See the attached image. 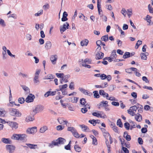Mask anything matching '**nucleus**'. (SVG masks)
Listing matches in <instances>:
<instances>
[{"label":"nucleus","instance_id":"1","mask_svg":"<svg viewBox=\"0 0 153 153\" xmlns=\"http://www.w3.org/2000/svg\"><path fill=\"white\" fill-rule=\"evenodd\" d=\"M66 141L62 137H59L57 140H54L51 143L48 144V146L52 148L53 146H58L59 144H63Z\"/></svg>","mask_w":153,"mask_h":153},{"label":"nucleus","instance_id":"2","mask_svg":"<svg viewBox=\"0 0 153 153\" xmlns=\"http://www.w3.org/2000/svg\"><path fill=\"white\" fill-rule=\"evenodd\" d=\"M69 24L68 22H66L64 23L63 25L61 26L60 27V30L61 33L62 34L67 29L69 28Z\"/></svg>","mask_w":153,"mask_h":153},{"label":"nucleus","instance_id":"3","mask_svg":"<svg viewBox=\"0 0 153 153\" xmlns=\"http://www.w3.org/2000/svg\"><path fill=\"white\" fill-rule=\"evenodd\" d=\"M37 131V127H33L32 128H28L26 130L27 133L33 134Z\"/></svg>","mask_w":153,"mask_h":153},{"label":"nucleus","instance_id":"4","mask_svg":"<svg viewBox=\"0 0 153 153\" xmlns=\"http://www.w3.org/2000/svg\"><path fill=\"white\" fill-rule=\"evenodd\" d=\"M26 98L25 100L27 102L29 103L32 102L35 98V96L32 94H30Z\"/></svg>","mask_w":153,"mask_h":153},{"label":"nucleus","instance_id":"5","mask_svg":"<svg viewBox=\"0 0 153 153\" xmlns=\"http://www.w3.org/2000/svg\"><path fill=\"white\" fill-rule=\"evenodd\" d=\"M6 148L7 150H9L10 153L13 152L15 149V146L12 145H7Z\"/></svg>","mask_w":153,"mask_h":153},{"label":"nucleus","instance_id":"6","mask_svg":"<svg viewBox=\"0 0 153 153\" xmlns=\"http://www.w3.org/2000/svg\"><path fill=\"white\" fill-rule=\"evenodd\" d=\"M104 55V53L102 52H98L96 55V58L97 59H102L103 58Z\"/></svg>","mask_w":153,"mask_h":153},{"label":"nucleus","instance_id":"7","mask_svg":"<svg viewBox=\"0 0 153 153\" xmlns=\"http://www.w3.org/2000/svg\"><path fill=\"white\" fill-rule=\"evenodd\" d=\"M56 91H48L45 94L44 96L46 97L50 95L54 96L56 94Z\"/></svg>","mask_w":153,"mask_h":153},{"label":"nucleus","instance_id":"8","mask_svg":"<svg viewBox=\"0 0 153 153\" xmlns=\"http://www.w3.org/2000/svg\"><path fill=\"white\" fill-rule=\"evenodd\" d=\"M9 125L13 128H17L18 127V124L14 122H10Z\"/></svg>","mask_w":153,"mask_h":153},{"label":"nucleus","instance_id":"9","mask_svg":"<svg viewBox=\"0 0 153 153\" xmlns=\"http://www.w3.org/2000/svg\"><path fill=\"white\" fill-rule=\"evenodd\" d=\"M52 46L51 42L50 41H47L45 45V48L47 50L51 48Z\"/></svg>","mask_w":153,"mask_h":153},{"label":"nucleus","instance_id":"10","mask_svg":"<svg viewBox=\"0 0 153 153\" xmlns=\"http://www.w3.org/2000/svg\"><path fill=\"white\" fill-rule=\"evenodd\" d=\"M16 110L17 109L12 108H9L8 110L10 114L13 116H15Z\"/></svg>","mask_w":153,"mask_h":153},{"label":"nucleus","instance_id":"11","mask_svg":"<svg viewBox=\"0 0 153 153\" xmlns=\"http://www.w3.org/2000/svg\"><path fill=\"white\" fill-rule=\"evenodd\" d=\"M1 141L5 144H11L12 143L11 140L9 138H2L1 139Z\"/></svg>","mask_w":153,"mask_h":153},{"label":"nucleus","instance_id":"12","mask_svg":"<svg viewBox=\"0 0 153 153\" xmlns=\"http://www.w3.org/2000/svg\"><path fill=\"white\" fill-rule=\"evenodd\" d=\"M57 56L56 55L51 56L50 59L53 64H54L56 63L57 59Z\"/></svg>","mask_w":153,"mask_h":153},{"label":"nucleus","instance_id":"13","mask_svg":"<svg viewBox=\"0 0 153 153\" xmlns=\"http://www.w3.org/2000/svg\"><path fill=\"white\" fill-rule=\"evenodd\" d=\"M135 115V119L137 121L140 122L142 120V116L141 115L137 113Z\"/></svg>","mask_w":153,"mask_h":153},{"label":"nucleus","instance_id":"14","mask_svg":"<svg viewBox=\"0 0 153 153\" xmlns=\"http://www.w3.org/2000/svg\"><path fill=\"white\" fill-rule=\"evenodd\" d=\"M68 16V14L65 11L63 12L62 15V17L61 19V20L62 22H65L68 20L67 16Z\"/></svg>","mask_w":153,"mask_h":153},{"label":"nucleus","instance_id":"15","mask_svg":"<svg viewBox=\"0 0 153 153\" xmlns=\"http://www.w3.org/2000/svg\"><path fill=\"white\" fill-rule=\"evenodd\" d=\"M99 94L103 96L104 97H108V94L105 93V91L102 90H101L99 91Z\"/></svg>","mask_w":153,"mask_h":153},{"label":"nucleus","instance_id":"16","mask_svg":"<svg viewBox=\"0 0 153 153\" xmlns=\"http://www.w3.org/2000/svg\"><path fill=\"white\" fill-rule=\"evenodd\" d=\"M26 145H27L28 147H29L30 149H38L37 145L36 144H32L30 143H26Z\"/></svg>","mask_w":153,"mask_h":153},{"label":"nucleus","instance_id":"17","mask_svg":"<svg viewBox=\"0 0 153 153\" xmlns=\"http://www.w3.org/2000/svg\"><path fill=\"white\" fill-rule=\"evenodd\" d=\"M108 102L106 101H102L100 102L99 105H99L98 108L99 109L100 108V107L102 106H108Z\"/></svg>","mask_w":153,"mask_h":153},{"label":"nucleus","instance_id":"18","mask_svg":"<svg viewBox=\"0 0 153 153\" xmlns=\"http://www.w3.org/2000/svg\"><path fill=\"white\" fill-rule=\"evenodd\" d=\"M91 61L92 60L91 59L86 58L84 61L82 59L81 61L80 62H82V64H86V63L91 64Z\"/></svg>","mask_w":153,"mask_h":153},{"label":"nucleus","instance_id":"19","mask_svg":"<svg viewBox=\"0 0 153 153\" xmlns=\"http://www.w3.org/2000/svg\"><path fill=\"white\" fill-rule=\"evenodd\" d=\"M123 137L128 141H129L131 140V136L130 135L128 134V133L127 131L124 132V133Z\"/></svg>","mask_w":153,"mask_h":153},{"label":"nucleus","instance_id":"20","mask_svg":"<svg viewBox=\"0 0 153 153\" xmlns=\"http://www.w3.org/2000/svg\"><path fill=\"white\" fill-rule=\"evenodd\" d=\"M137 70V68H135L131 67L129 68H128L126 69V71L127 73L129 74H131L132 73L131 71H135Z\"/></svg>","mask_w":153,"mask_h":153},{"label":"nucleus","instance_id":"21","mask_svg":"<svg viewBox=\"0 0 153 153\" xmlns=\"http://www.w3.org/2000/svg\"><path fill=\"white\" fill-rule=\"evenodd\" d=\"M55 78V76L52 74H49L48 75L45 76L44 79H54Z\"/></svg>","mask_w":153,"mask_h":153},{"label":"nucleus","instance_id":"22","mask_svg":"<svg viewBox=\"0 0 153 153\" xmlns=\"http://www.w3.org/2000/svg\"><path fill=\"white\" fill-rule=\"evenodd\" d=\"M80 103L82 105H84L85 107H86L87 104H86V99L84 98H82L80 99Z\"/></svg>","mask_w":153,"mask_h":153},{"label":"nucleus","instance_id":"23","mask_svg":"<svg viewBox=\"0 0 153 153\" xmlns=\"http://www.w3.org/2000/svg\"><path fill=\"white\" fill-rule=\"evenodd\" d=\"M75 151L77 152H79L81 151V148L77 144H76L74 147Z\"/></svg>","mask_w":153,"mask_h":153},{"label":"nucleus","instance_id":"24","mask_svg":"<svg viewBox=\"0 0 153 153\" xmlns=\"http://www.w3.org/2000/svg\"><path fill=\"white\" fill-rule=\"evenodd\" d=\"M21 86L23 90L26 92L27 94L30 93V89L27 87L25 85H21Z\"/></svg>","mask_w":153,"mask_h":153},{"label":"nucleus","instance_id":"25","mask_svg":"<svg viewBox=\"0 0 153 153\" xmlns=\"http://www.w3.org/2000/svg\"><path fill=\"white\" fill-rule=\"evenodd\" d=\"M19 134H14L11 137V138L12 139L18 140H19Z\"/></svg>","mask_w":153,"mask_h":153},{"label":"nucleus","instance_id":"26","mask_svg":"<svg viewBox=\"0 0 153 153\" xmlns=\"http://www.w3.org/2000/svg\"><path fill=\"white\" fill-rule=\"evenodd\" d=\"M48 129V127L46 126H44L43 127H42L40 129V132L41 133H43L45 131Z\"/></svg>","mask_w":153,"mask_h":153},{"label":"nucleus","instance_id":"27","mask_svg":"<svg viewBox=\"0 0 153 153\" xmlns=\"http://www.w3.org/2000/svg\"><path fill=\"white\" fill-rule=\"evenodd\" d=\"M110 57L114 59H115L117 57V55L116 53L115 50H114L112 51Z\"/></svg>","mask_w":153,"mask_h":153},{"label":"nucleus","instance_id":"28","mask_svg":"<svg viewBox=\"0 0 153 153\" xmlns=\"http://www.w3.org/2000/svg\"><path fill=\"white\" fill-rule=\"evenodd\" d=\"M34 120V117H31L30 116H28L25 119V121L26 122H28L29 121H32Z\"/></svg>","mask_w":153,"mask_h":153},{"label":"nucleus","instance_id":"29","mask_svg":"<svg viewBox=\"0 0 153 153\" xmlns=\"http://www.w3.org/2000/svg\"><path fill=\"white\" fill-rule=\"evenodd\" d=\"M6 113V111L4 110L3 108H0V117L4 116Z\"/></svg>","mask_w":153,"mask_h":153},{"label":"nucleus","instance_id":"30","mask_svg":"<svg viewBox=\"0 0 153 153\" xmlns=\"http://www.w3.org/2000/svg\"><path fill=\"white\" fill-rule=\"evenodd\" d=\"M88 41L87 39H85V40L82 41L80 43L82 46H86L87 45Z\"/></svg>","mask_w":153,"mask_h":153},{"label":"nucleus","instance_id":"31","mask_svg":"<svg viewBox=\"0 0 153 153\" xmlns=\"http://www.w3.org/2000/svg\"><path fill=\"white\" fill-rule=\"evenodd\" d=\"M67 130L68 131H71L72 133V134L76 132V131L75 128L72 127H68L67 128Z\"/></svg>","mask_w":153,"mask_h":153},{"label":"nucleus","instance_id":"32","mask_svg":"<svg viewBox=\"0 0 153 153\" xmlns=\"http://www.w3.org/2000/svg\"><path fill=\"white\" fill-rule=\"evenodd\" d=\"M131 57V53L129 52H126L123 56V58L126 59Z\"/></svg>","mask_w":153,"mask_h":153},{"label":"nucleus","instance_id":"33","mask_svg":"<svg viewBox=\"0 0 153 153\" xmlns=\"http://www.w3.org/2000/svg\"><path fill=\"white\" fill-rule=\"evenodd\" d=\"M58 120L60 124H64L66 125L68 123L67 121L64 120L62 118H60L59 119H58Z\"/></svg>","mask_w":153,"mask_h":153},{"label":"nucleus","instance_id":"34","mask_svg":"<svg viewBox=\"0 0 153 153\" xmlns=\"http://www.w3.org/2000/svg\"><path fill=\"white\" fill-rule=\"evenodd\" d=\"M101 39L104 42H107L108 40V35H105L102 36L101 38Z\"/></svg>","mask_w":153,"mask_h":153},{"label":"nucleus","instance_id":"35","mask_svg":"<svg viewBox=\"0 0 153 153\" xmlns=\"http://www.w3.org/2000/svg\"><path fill=\"white\" fill-rule=\"evenodd\" d=\"M93 93L94 94V98H98L100 97V96L97 91H94L93 92Z\"/></svg>","mask_w":153,"mask_h":153},{"label":"nucleus","instance_id":"36","mask_svg":"<svg viewBox=\"0 0 153 153\" xmlns=\"http://www.w3.org/2000/svg\"><path fill=\"white\" fill-rule=\"evenodd\" d=\"M36 109H37L39 112L43 110L44 107L43 106L41 105H38L36 106Z\"/></svg>","mask_w":153,"mask_h":153},{"label":"nucleus","instance_id":"37","mask_svg":"<svg viewBox=\"0 0 153 153\" xmlns=\"http://www.w3.org/2000/svg\"><path fill=\"white\" fill-rule=\"evenodd\" d=\"M68 86V85L67 84H65L63 85H60L59 86V88H60V90H65V88H67Z\"/></svg>","mask_w":153,"mask_h":153},{"label":"nucleus","instance_id":"38","mask_svg":"<svg viewBox=\"0 0 153 153\" xmlns=\"http://www.w3.org/2000/svg\"><path fill=\"white\" fill-rule=\"evenodd\" d=\"M142 44V41L140 40H138L136 44V46H135V49H137L139 47L140 45Z\"/></svg>","mask_w":153,"mask_h":153},{"label":"nucleus","instance_id":"39","mask_svg":"<svg viewBox=\"0 0 153 153\" xmlns=\"http://www.w3.org/2000/svg\"><path fill=\"white\" fill-rule=\"evenodd\" d=\"M140 56H141V59H142L146 60L147 59V57L146 56V55L144 54V53H141L140 54Z\"/></svg>","mask_w":153,"mask_h":153},{"label":"nucleus","instance_id":"40","mask_svg":"<svg viewBox=\"0 0 153 153\" xmlns=\"http://www.w3.org/2000/svg\"><path fill=\"white\" fill-rule=\"evenodd\" d=\"M92 137H93L92 144L94 145H96L97 144V139L94 136H92Z\"/></svg>","mask_w":153,"mask_h":153},{"label":"nucleus","instance_id":"41","mask_svg":"<svg viewBox=\"0 0 153 153\" xmlns=\"http://www.w3.org/2000/svg\"><path fill=\"white\" fill-rule=\"evenodd\" d=\"M130 109L133 111L135 112V113L136 114L137 110L138 109V107L135 105H134L132 106L131 107Z\"/></svg>","mask_w":153,"mask_h":153},{"label":"nucleus","instance_id":"42","mask_svg":"<svg viewBox=\"0 0 153 153\" xmlns=\"http://www.w3.org/2000/svg\"><path fill=\"white\" fill-rule=\"evenodd\" d=\"M117 125L118 126L120 127H122L123 126V124L121 122V119H119L117 121Z\"/></svg>","mask_w":153,"mask_h":153},{"label":"nucleus","instance_id":"43","mask_svg":"<svg viewBox=\"0 0 153 153\" xmlns=\"http://www.w3.org/2000/svg\"><path fill=\"white\" fill-rule=\"evenodd\" d=\"M43 11L42 10H41L39 11H38L37 13H36L34 14L36 16H38L41 15L43 14Z\"/></svg>","mask_w":153,"mask_h":153},{"label":"nucleus","instance_id":"44","mask_svg":"<svg viewBox=\"0 0 153 153\" xmlns=\"http://www.w3.org/2000/svg\"><path fill=\"white\" fill-rule=\"evenodd\" d=\"M127 111L128 113L131 115L132 116H134L136 115L135 112L132 111L130 109L128 110Z\"/></svg>","mask_w":153,"mask_h":153},{"label":"nucleus","instance_id":"45","mask_svg":"<svg viewBox=\"0 0 153 153\" xmlns=\"http://www.w3.org/2000/svg\"><path fill=\"white\" fill-rule=\"evenodd\" d=\"M79 99L78 97H74L73 98H71V102L73 103H76L77 102L78 100Z\"/></svg>","mask_w":153,"mask_h":153},{"label":"nucleus","instance_id":"46","mask_svg":"<svg viewBox=\"0 0 153 153\" xmlns=\"http://www.w3.org/2000/svg\"><path fill=\"white\" fill-rule=\"evenodd\" d=\"M20 140H22L24 139V138L27 137V135L25 134H19Z\"/></svg>","mask_w":153,"mask_h":153},{"label":"nucleus","instance_id":"47","mask_svg":"<svg viewBox=\"0 0 153 153\" xmlns=\"http://www.w3.org/2000/svg\"><path fill=\"white\" fill-rule=\"evenodd\" d=\"M152 18V17L150 16L149 15H147L146 16V20L149 23H150L151 21L150 19Z\"/></svg>","mask_w":153,"mask_h":153},{"label":"nucleus","instance_id":"48","mask_svg":"<svg viewBox=\"0 0 153 153\" xmlns=\"http://www.w3.org/2000/svg\"><path fill=\"white\" fill-rule=\"evenodd\" d=\"M140 106V107H139V106H138V109L139 108V109H138V112L137 113H142L143 111V106L140 105H139Z\"/></svg>","mask_w":153,"mask_h":153},{"label":"nucleus","instance_id":"49","mask_svg":"<svg viewBox=\"0 0 153 153\" xmlns=\"http://www.w3.org/2000/svg\"><path fill=\"white\" fill-rule=\"evenodd\" d=\"M124 126L126 128L127 130H128L129 129L130 124L128 122H126L124 124Z\"/></svg>","mask_w":153,"mask_h":153},{"label":"nucleus","instance_id":"50","mask_svg":"<svg viewBox=\"0 0 153 153\" xmlns=\"http://www.w3.org/2000/svg\"><path fill=\"white\" fill-rule=\"evenodd\" d=\"M148 9L149 11V12L150 13H153V8L152 6H151L150 4H149L148 6Z\"/></svg>","mask_w":153,"mask_h":153},{"label":"nucleus","instance_id":"51","mask_svg":"<svg viewBox=\"0 0 153 153\" xmlns=\"http://www.w3.org/2000/svg\"><path fill=\"white\" fill-rule=\"evenodd\" d=\"M122 149L125 153H129V151L128 149L126 147L122 146Z\"/></svg>","mask_w":153,"mask_h":153},{"label":"nucleus","instance_id":"52","mask_svg":"<svg viewBox=\"0 0 153 153\" xmlns=\"http://www.w3.org/2000/svg\"><path fill=\"white\" fill-rule=\"evenodd\" d=\"M88 122L91 124H93V126H95L96 124V120L93 119V120H89Z\"/></svg>","mask_w":153,"mask_h":153},{"label":"nucleus","instance_id":"53","mask_svg":"<svg viewBox=\"0 0 153 153\" xmlns=\"http://www.w3.org/2000/svg\"><path fill=\"white\" fill-rule=\"evenodd\" d=\"M49 7L50 6L48 3H46V4L44 5L43 7V9L45 10L48 9Z\"/></svg>","mask_w":153,"mask_h":153},{"label":"nucleus","instance_id":"54","mask_svg":"<svg viewBox=\"0 0 153 153\" xmlns=\"http://www.w3.org/2000/svg\"><path fill=\"white\" fill-rule=\"evenodd\" d=\"M126 11L125 8H123L121 10V13L125 17L126 15Z\"/></svg>","mask_w":153,"mask_h":153},{"label":"nucleus","instance_id":"55","mask_svg":"<svg viewBox=\"0 0 153 153\" xmlns=\"http://www.w3.org/2000/svg\"><path fill=\"white\" fill-rule=\"evenodd\" d=\"M74 82H71L69 85V88L71 89V90H73L74 89Z\"/></svg>","mask_w":153,"mask_h":153},{"label":"nucleus","instance_id":"56","mask_svg":"<svg viewBox=\"0 0 153 153\" xmlns=\"http://www.w3.org/2000/svg\"><path fill=\"white\" fill-rule=\"evenodd\" d=\"M64 128V126L61 125H59L56 127V129L58 131H60L62 130Z\"/></svg>","mask_w":153,"mask_h":153},{"label":"nucleus","instance_id":"57","mask_svg":"<svg viewBox=\"0 0 153 153\" xmlns=\"http://www.w3.org/2000/svg\"><path fill=\"white\" fill-rule=\"evenodd\" d=\"M22 115L21 113L17 109L16 110V113H15V116L20 117Z\"/></svg>","mask_w":153,"mask_h":153},{"label":"nucleus","instance_id":"58","mask_svg":"<svg viewBox=\"0 0 153 153\" xmlns=\"http://www.w3.org/2000/svg\"><path fill=\"white\" fill-rule=\"evenodd\" d=\"M19 75L20 76H21L23 78H26L28 76V75L27 74H23L21 72L19 73Z\"/></svg>","mask_w":153,"mask_h":153},{"label":"nucleus","instance_id":"59","mask_svg":"<svg viewBox=\"0 0 153 153\" xmlns=\"http://www.w3.org/2000/svg\"><path fill=\"white\" fill-rule=\"evenodd\" d=\"M0 25L3 27L6 25L4 20L1 18H0Z\"/></svg>","mask_w":153,"mask_h":153},{"label":"nucleus","instance_id":"60","mask_svg":"<svg viewBox=\"0 0 153 153\" xmlns=\"http://www.w3.org/2000/svg\"><path fill=\"white\" fill-rule=\"evenodd\" d=\"M25 101V99L23 97L19 98L18 99L19 102L20 104H22Z\"/></svg>","mask_w":153,"mask_h":153},{"label":"nucleus","instance_id":"61","mask_svg":"<svg viewBox=\"0 0 153 153\" xmlns=\"http://www.w3.org/2000/svg\"><path fill=\"white\" fill-rule=\"evenodd\" d=\"M56 76L58 78H61L64 76V74L63 73H56Z\"/></svg>","mask_w":153,"mask_h":153},{"label":"nucleus","instance_id":"62","mask_svg":"<svg viewBox=\"0 0 153 153\" xmlns=\"http://www.w3.org/2000/svg\"><path fill=\"white\" fill-rule=\"evenodd\" d=\"M73 134L74 135V137L76 138H78L79 137H80L79 134L76 131V132H75Z\"/></svg>","mask_w":153,"mask_h":153},{"label":"nucleus","instance_id":"63","mask_svg":"<svg viewBox=\"0 0 153 153\" xmlns=\"http://www.w3.org/2000/svg\"><path fill=\"white\" fill-rule=\"evenodd\" d=\"M138 142L140 145H142L143 143V141L141 137L138 138Z\"/></svg>","mask_w":153,"mask_h":153},{"label":"nucleus","instance_id":"64","mask_svg":"<svg viewBox=\"0 0 153 153\" xmlns=\"http://www.w3.org/2000/svg\"><path fill=\"white\" fill-rule=\"evenodd\" d=\"M100 77L102 80H104L106 79V75L105 74H102L100 75Z\"/></svg>","mask_w":153,"mask_h":153}]
</instances>
